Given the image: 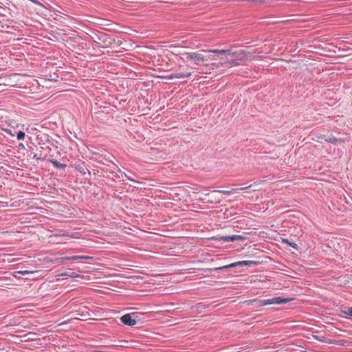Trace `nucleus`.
Returning <instances> with one entry per match:
<instances>
[{
	"instance_id": "nucleus-1",
	"label": "nucleus",
	"mask_w": 352,
	"mask_h": 352,
	"mask_svg": "<svg viewBox=\"0 0 352 352\" xmlns=\"http://www.w3.org/2000/svg\"><path fill=\"white\" fill-rule=\"evenodd\" d=\"M292 300V298H283L280 296L274 297L270 299H263L259 300V304L261 306H265L267 305L272 304H286Z\"/></svg>"
},
{
	"instance_id": "nucleus-2",
	"label": "nucleus",
	"mask_w": 352,
	"mask_h": 352,
	"mask_svg": "<svg viewBox=\"0 0 352 352\" xmlns=\"http://www.w3.org/2000/svg\"><path fill=\"white\" fill-rule=\"evenodd\" d=\"M256 264H257V262L254 261H241L232 263L231 264L226 265L224 266L214 267L213 269V270L218 271V270H226V269H228V268L235 267L237 266H252V265H255Z\"/></svg>"
},
{
	"instance_id": "nucleus-3",
	"label": "nucleus",
	"mask_w": 352,
	"mask_h": 352,
	"mask_svg": "<svg viewBox=\"0 0 352 352\" xmlns=\"http://www.w3.org/2000/svg\"><path fill=\"white\" fill-rule=\"evenodd\" d=\"M135 315L136 313L124 314L120 318V321L125 325L131 327L135 326L137 324V321L135 319L133 318V317Z\"/></svg>"
},
{
	"instance_id": "nucleus-4",
	"label": "nucleus",
	"mask_w": 352,
	"mask_h": 352,
	"mask_svg": "<svg viewBox=\"0 0 352 352\" xmlns=\"http://www.w3.org/2000/svg\"><path fill=\"white\" fill-rule=\"evenodd\" d=\"M98 39L102 42V47H109L113 41L111 36L104 33L99 34Z\"/></svg>"
},
{
	"instance_id": "nucleus-5",
	"label": "nucleus",
	"mask_w": 352,
	"mask_h": 352,
	"mask_svg": "<svg viewBox=\"0 0 352 352\" xmlns=\"http://www.w3.org/2000/svg\"><path fill=\"white\" fill-rule=\"evenodd\" d=\"M187 58L194 60L196 63L205 60L204 56L199 53H189L187 55Z\"/></svg>"
},
{
	"instance_id": "nucleus-6",
	"label": "nucleus",
	"mask_w": 352,
	"mask_h": 352,
	"mask_svg": "<svg viewBox=\"0 0 352 352\" xmlns=\"http://www.w3.org/2000/svg\"><path fill=\"white\" fill-rule=\"evenodd\" d=\"M245 239H246V237L243 235H236V234H234V235H231V236H224L221 237V239L225 242L234 241H238V240L243 241V240H245Z\"/></svg>"
},
{
	"instance_id": "nucleus-7",
	"label": "nucleus",
	"mask_w": 352,
	"mask_h": 352,
	"mask_svg": "<svg viewBox=\"0 0 352 352\" xmlns=\"http://www.w3.org/2000/svg\"><path fill=\"white\" fill-rule=\"evenodd\" d=\"M48 161L56 168L64 169L67 166L66 164H62L54 159H49Z\"/></svg>"
},
{
	"instance_id": "nucleus-8",
	"label": "nucleus",
	"mask_w": 352,
	"mask_h": 352,
	"mask_svg": "<svg viewBox=\"0 0 352 352\" xmlns=\"http://www.w3.org/2000/svg\"><path fill=\"white\" fill-rule=\"evenodd\" d=\"M173 74L175 75V78H188V77H189L191 75L190 72H175V73H173Z\"/></svg>"
},
{
	"instance_id": "nucleus-9",
	"label": "nucleus",
	"mask_w": 352,
	"mask_h": 352,
	"mask_svg": "<svg viewBox=\"0 0 352 352\" xmlns=\"http://www.w3.org/2000/svg\"><path fill=\"white\" fill-rule=\"evenodd\" d=\"M70 259L72 261H74V260H78V259H84V260H89V259H93V257L92 256H84V255H78V256H70Z\"/></svg>"
},
{
	"instance_id": "nucleus-10",
	"label": "nucleus",
	"mask_w": 352,
	"mask_h": 352,
	"mask_svg": "<svg viewBox=\"0 0 352 352\" xmlns=\"http://www.w3.org/2000/svg\"><path fill=\"white\" fill-rule=\"evenodd\" d=\"M211 52L213 53H215V54H226L228 56L234 54V53H232L230 50H212Z\"/></svg>"
},
{
	"instance_id": "nucleus-11",
	"label": "nucleus",
	"mask_w": 352,
	"mask_h": 352,
	"mask_svg": "<svg viewBox=\"0 0 352 352\" xmlns=\"http://www.w3.org/2000/svg\"><path fill=\"white\" fill-rule=\"evenodd\" d=\"M61 276H69V277L73 278L80 277V274H78L76 272H67L64 274H62Z\"/></svg>"
},
{
	"instance_id": "nucleus-12",
	"label": "nucleus",
	"mask_w": 352,
	"mask_h": 352,
	"mask_svg": "<svg viewBox=\"0 0 352 352\" xmlns=\"http://www.w3.org/2000/svg\"><path fill=\"white\" fill-rule=\"evenodd\" d=\"M341 312L346 317L352 318V307H349L346 310H342Z\"/></svg>"
},
{
	"instance_id": "nucleus-13",
	"label": "nucleus",
	"mask_w": 352,
	"mask_h": 352,
	"mask_svg": "<svg viewBox=\"0 0 352 352\" xmlns=\"http://www.w3.org/2000/svg\"><path fill=\"white\" fill-rule=\"evenodd\" d=\"M25 137V133L23 131H19L16 134V138L18 140H23Z\"/></svg>"
},
{
	"instance_id": "nucleus-14",
	"label": "nucleus",
	"mask_w": 352,
	"mask_h": 352,
	"mask_svg": "<svg viewBox=\"0 0 352 352\" xmlns=\"http://www.w3.org/2000/svg\"><path fill=\"white\" fill-rule=\"evenodd\" d=\"M283 241L284 243H287L291 247H292V248H294L295 249H298V245L296 243H294V242H289L287 239H283Z\"/></svg>"
},
{
	"instance_id": "nucleus-15",
	"label": "nucleus",
	"mask_w": 352,
	"mask_h": 352,
	"mask_svg": "<svg viewBox=\"0 0 352 352\" xmlns=\"http://www.w3.org/2000/svg\"><path fill=\"white\" fill-rule=\"evenodd\" d=\"M213 192H221L225 195H231L234 190H214Z\"/></svg>"
},
{
	"instance_id": "nucleus-16",
	"label": "nucleus",
	"mask_w": 352,
	"mask_h": 352,
	"mask_svg": "<svg viewBox=\"0 0 352 352\" xmlns=\"http://www.w3.org/2000/svg\"><path fill=\"white\" fill-rule=\"evenodd\" d=\"M329 343H331V344H338V345H343V340H333V341H330Z\"/></svg>"
},
{
	"instance_id": "nucleus-17",
	"label": "nucleus",
	"mask_w": 352,
	"mask_h": 352,
	"mask_svg": "<svg viewBox=\"0 0 352 352\" xmlns=\"http://www.w3.org/2000/svg\"><path fill=\"white\" fill-rule=\"evenodd\" d=\"M164 78H166V79H169V80L175 78V75H174L173 73H172V74H170L169 75L166 76Z\"/></svg>"
},
{
	"instance_id": "nucleus-18",
	"label": "nucleus",
	"mask_w": 352,
	"mask_h": 352,
	"mask_svg": "<svg viewBox=\"0 0 352 352\" xmlns=\"http://www.w3.org/2000/svg\"><path fill=\"white\" fill-rule=\"evenodd\" d=\"M60 260H61V261H63H63H72V260L70 259V256H65V257H62V258H60Z\"/></svg>"
},
{
	"instance_id": "nucleus-19",
	"label": "nucleus",
	"mask_w": 352,
	"mask_h": 352,
	"mask_svg": "<svg viewBox=\"0 0 352 352\" xmlns=\"http://www.w3.org/2000/svg\"><path fill=\"white\" fill-rule=\"evenodd\" d=\"M5 131H6L8 134L10 135L11 136H14V135L12 133V131H11L10 129H6V130H5Z\"/></svg>"
},
{
	"instance_id": "nucleus-20",
	"label": "nucleus",
	"mask_w": 352,
	"mask_h": 352,
	"mask_svg": "<svg viewBox=\"0 0 352 352\" xmlns=\"http://www.w3.org/2000/svg\"><path fill=\"white\" fill-rule=\"evenodd\" d=\"M124 176L126 179H128L129 180H131L132 182H137L135 180L131 178V177L128 176L126 174H124Z\"/></svg>"
},
{
	"instance_id": "nucleus-21",
	"label": "nucleus",
	"mask_w": 352,
	"mask_h": 352,
	"mask_svg": "<svg viewBox=\"0 0 352 352\" xmlns=\"http://www.w3.org/2000/svg\"><path fill=\"white\" fill-rule=\"evenodd\" d=\"M19 148H25V146H24V144H23V143H20V144H19Z\"/></svg>"
},
{
	"instance_id": "nucleus-22",
	"label": "nucleus",
	"mask_w": 352,
	"mask_h": 352,
	"mask_svg": "<svg viewBox=\"0 0 352 352\" xmlns=\"http://www.w3.org/2000/svg\"><path fill=\"white\" fill-rule=\"evenodd\" d=\"M20 273H21L22 274H28V271H24V272H20Z\"/></svg>"
},
{
	"instance_id": "nucleus-23",
	"label": "nucleus",
	"mask_w": 352,
	"mask_h": 352,
	"mask_svg": "<svg viewBox=\"0 0 352 352\" xmlns=\"http://www.w3.org/2000/svg\"><path fill=\"white\" fill-rule=\"evenodd\" d=\"M76 233L72 234L71 235V236H72V237H75V235H76Z\"/></svg>"
}]
</instances>
